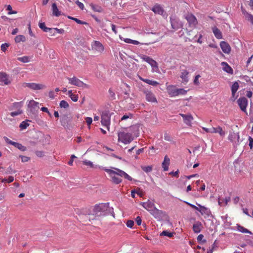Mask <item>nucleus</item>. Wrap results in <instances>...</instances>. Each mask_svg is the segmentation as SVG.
<instances>
[{
  "mask_svg": "<svg viewBox=\"0 0 253 253\" xmlns=\"http://www.w3.org/2000/svg\"><path fill=\"white\" fill-rule=\"evenodd\" d=\"M73 117L70 114H66L60 116L61 125L65 129L71 130L73 127L72 124Z\"/></svg>",
  "mask_w": 253,
  "mask_h": 253,
  "instance_id": "nucleus-1",
  "label": "nucleus"
},
{
  "mask_svg": "<svg viewBox=\"0 0 253 253\" xmlns=\"http://www.w3.org/2000/svg\"><path fill=\"white\" fill-rule=\"evenodd\" d=\"M151 214H152L158 221L165 220L169 221V216L166 211L160 210L156 208H154L153 210H151Z\"/></svg>",
  "mask_w": 253,
  "mask_h": 253,
  "instance_id": "nucleus-2",
  "label": "nucleus"
},
{
  "mask_svg": "<svg viewBox=\"0 0 253 253\" xmlns=\"http://www.w3.org/2000/svg\"><path fill=\"white\" fill-rule=\"evenodd\" d=\"M118 141L126 144L130 143L134 139L132 133L125 131L118 132Z\"/></svg>",
  "mask_w": 253,
  "mask_h": 253,
  "instance_id": "nucleus-3",
  "label": "nucleus"
},
{
  "mask_svg": "<svg viewBox=\"0 0 253 253\" xmlns=\"http://www.w3.org/2000/svg\"><path fill=\"white\" fill-rule=\"evenodd\" d=\"M167 89L171 97H174L179 95H184L187 92V91L184 88H177L175 86L173 85H169Z\"/></svg>",
  "mask_w": 253,
  "mask_h": 253,
  "instance_id": "nucleus-4",
  "label": "nucleus"
},
{
  "mask_svg": "<svg viewBox=\"0 0 253 253\" xmlns=\"http://www.w3.org/2000/svg\"><path fill=\"white\" fill-rule=\"evenodd\" d=\"M111 114L108 110L103 111L101 115V123L102 125L106 126L108 130H109L110 125V118Z\"/></svg>",
  "mask_w": 253,
  "mask_h": 253,
  "instance_id": "nucleus-5",
  "label": "nucleus"
},
{
  "mask_svg": "<svg viewBox=\"0 0 253 253\" xmlns=\"http://www.w3.org/2000/svg\"><path fill=\"white\" fill-rule=\"evenodd\" d=\"M39 103L33 100H30L28 105V107L29 108L28 115H31L36 116L38 112L39 109Z\"/></svg>",
  "mask_w": 253,
  "mask_h": 253,
  "instance_id": "nucleus-6",
  "label": "nucleus"
},
{
  "mask_svg": "<svg viewBox=\"0 0 253 253\" xmlns=\"http://www.w3.org/2000/svg\"><path fill=\"white\" fill-rule=\"evenodd\" d=\"M67 79L69 81V84H70L72 85H74L82 88L89 87L88 85L84 83L82 81H81L76 77H74L73 78H68Z\"/></svg>",
  "mask_w": 253,
  "mask_h": 253,
  "instance_id": "nucleus-7",
  "label": "nucleus"
},
{
  "mask_svg": "<svg viewBox=\"0 0 253 253\" xmlns=\"http://www.w3.org/2000/svg\"><path fill=\"white\" fill-rule=\"evenodd\" d=\"M180 77L182 79L183 83H187L189 81L188 75L189 71L185 65H183L180 67Z\"/></svg>",
  "mask_w": 253,
  "mask_h": 253,
  "instance_id": "nucleus-8",
  "label": "nucleus"
},
{
  "mask_svg": "<svg viewBox=\"0 0 253 253\" xmlns=\"http://www.w3.org/2000/svg\"><path fill=\"white\" fill-rule=\"evenodd\" d=\"M228 139L232 142L234 147H236L240 143L239 133L238 132L235 133L234 132H230Z\"/></svg>",
  "mask_w": 253,
  "mask_h": 253,
  "instance_id": "nucleus-9",
  "label": "nucleus"
},
{
  "mask_svg": "<svg viewBox=\"0 0 253 253\" xmlns=\"http://www.w3.org/2000/svg\"><path fill=\"white\" fill-rule=\"evenodd\" d=\"M185 18L187 21L190 27L195 28L198 24L196 17L192 14L188 13L185 15Z\"/></svg>",
  "mask_w": 253,
  "mask_h": 253,
  "instance_id": "nucleus-10",
  "label": "nucleus"
},
{
  "mask_svg": "<svg viewBox=\"0 0 253 253\" xmlns=\"http://www.w3.org/2000/svg\"><path fill=\"white\" fill-rule=\"evenodd\" d=\"M170 21L171 27L174 30H177L183 26V24L179 19L175 17L171 16Z\"/></svg>",
  "mask_w": 253,
  "mask_h": 253,
  "instance_id": "nucleus-11",
  "label": "nucleus"
},
{
  "mask_svg": "<svg viewBox=\"0 0 253 253\" xmlns=\"http://www.w3.org/2000/svg\"><path fill=\"white\" fill-rule=\"evenodd\" d=\"M91 214L89 212H86L85 213H81L79 215V219L81 222L83 224H89V222L91 221L90 216Z\"/></svg>",
  "mask_w": 253,
  "mask_h": 253,
  "instance_id": "nucleus-12",
  "label": "nucleus"
},
{
  "mask_svg": "<svg viewBox=\"0 0 253 253\" xmlns=\"http://www.w3.org/2000/svg\"><path fill=\"white\" fill-rule=\"evenodd\" d=\"M142 91L145 95L146 100L147 101L152 103H157V98L153 92L145 89L143 90Z\"/></svg>",
  "mask_w": 253,
  "mask_h": 253,
  "instance_id": "nucleus-13",
  "label": "nucleus"
},
{
  "mask_svg": "<svg viewBox=\"0 0 253 253\" xmlns=\"http://www.w3.org/2000/svg\"><path fill=\"white\" fill-rule=\"evenodd\" d=\"M237 102L241 110L247 114L246 111V108L248 105L247 99L245 97H240L238 99Z\"/></svg>",
  "mask_w": 253,
  "mask_h": 253,
  "instance_id": "nucleus-14",
  "label": "nucleus"
},
{
  "mask_svg": "<svg viewBox=\"0 0 253 253\" xmlns=\"http://www.w3.org/2000/svg\"><path fill=\"white\" fill-rule=\"evenodd\" d=\"M25 86L30 88L33 90H40L45 88V85L40 84H36L34 83H25Z\"/></svg>",
  "mask_w": 253,
  "mask_h": 253,
  "instance_id": "nucleus-15",
  "label": "nucleus"
},
{
  "mask_svg": "<svg viewBox=\"0 0 253 253\" xmlns=\"http://www.w3.org/2000/svg\"><path fill=\"white\" fill-rule=\"evenodd\" d=\"M151 10L155 13L157 14H159L161 15H163L165 16L166 14L163 8L160 5L156 4H155L151 9Z\"/></svg>",
  "mask_w": 253,
  "mask_h": 253,
  "instance_id": "nucleus-16",
  "label": "nucleus"
},
{
  "mask_svg": "<svg viewBox=\"0 0 253 253\" xmlns=\"http://www.w3.org/2000/svg\"><path fill=\"white\" fill-rule=\"evenodd\" d=\"M92 49L98 53L102 52L104 50L103 45L98 41H94L91 44Z\"/></svg>",
  "mask_w": 253,
  "mask_h": 253,
  "instance_id": "nucleus-17",
  "label": "nucleus"
},
{
  "mask_svg": "<svg viewBox=\"0 0 253 253\" xmlns=\"http://www.w3.org/2000/svg\"><path fill=\"white\" fill-rule=\"evenodd\" d=\"M140 205H141L142 207L147 210L150 213H151V210H153L154 208H156L154 203L150 201L149 200L146 202H141Z\"/></svg>",
  "mask_w": 253,
  "mask_h": 253,
  "instance_id": "nucleus-18",
  "label": "nucleus"
},
{
  "mask_svg": "<svg viewBox=\"0 0 253 253\" xmlns=\"http://www.w3.org/2000/svg\"><path fill=\"white\" fill-rule=\"evenodd\" d=\"M0 82L3 83L5 85H8L10 83L8 79V75L4 72H0Z\"/></svg>",
  "mask_w": 253,
  "mask_h": 253,
  "instance_id": "nucleus-19",
  "label": "nucleus"
},
{
  "mask_svg": "<svg viewBox=\"0 0 253 253\" xmlns=\"http://www.w3.org/2000/svg\"><path fill=\"white\" fill-rule=\"evenodd\" d=\"M220 45L223 52L225 53H229L230 52L231 47L227 42L222 41L220 42Z\"/></svg>",
  "mask_w": 253,
  "mask_h": 253,
  "instance_id": "nucleus-20",
  "label": "nucleus"
},
{
  "mask_svg": "<svg viewBox=\"0 0 253 253\" xmlns=\"http://www.w3.org/2000/svg\"><path fill=\"white\" fill-rule=\"evenodd\" d=\"M242 12L245 17V18L250 21L253 25V15L248 13L243 7H241Z\"/></svg>",
  "mask_w": 253,
  "mask_h": 253,
  "instance_id": "nucleus-21",
  "label": "nucleus"
},
{
  "mask_svg": "<svg viewBox=\"0 0 253 253\" xmlns=\"http://www.w3.org/2000/svg\"><path fill=\"white\" fill-rule=\"evenodd\" d=\"M203 227L202 224L200 221H196L193 225L192 229L194 233H199L201 232Z\"/></svg>",
  "mask_w": 253,
  "mask_h": 253,
  "instance_id": "nucleus-22",
  "label": "nucleus"
},
{
  "mask_svg": "<svg viewBox=\"0 0 253 253\" xmlns=\"http://www.w3.org/2000/svg\"><path fill=\"white\" fill-rule=\"evenodd\" d=\"M180 115L183 118L184 122L186 125H190L191 121L193 119V118L191 114L185 115L183 114H180Z\"/></svg>",
  "mask_w": 253,
  "mask_h": 253,
  "instance_id": "nucleus-23",
  "label": "nucleus"
},
{
  "mask_svg": "<svg viewBox=\"0 0 253 253\" xmlns=\"http://www.w3.org/2000/svg\"><path fill=\"white\" fill-rule=\"evenodd\" d=\"M170 164V159L167 155L164 158L163 162L162 163V167L164 171H167L169 169V166Z\"/></svg>",
  "mask_w": 253,
  "mask_h": 253,
  "instance_id": "nucleus-24",
  "label": "nucleus"
},
{
  "mask_svg": "<svg viewBox=\"0 0 253 253\" xmlns=\"http://www.w3.org/2000/svg\"><path fill=\"white\" fill-rule=\"evenodd\" d=\"M93 215H95V216H99L102 215V213L101 212L100 204L95 205L93 208Z\"/></svg>",
  "mask_w": 253,
  "mask_h": 253,
  "instance_id": "nucleus-25",
  "label": "nucleus"
},
{
  "mask_svg": "<svg viewBox=\"0 0 253 253\" xmlns=\"http://www.w3.org/2000/svg\"><path fill=\"white\" fill-rule=\"evenodd\" d=\"M210 133H218L221 136H224L225 135L224 131L220 126H218L216 128L213 127H211Z\"/></svg>",
  "mask_w": 253,
  "mask_h": 253,
  "instance_id": "nucleus-26",
  "label": "nucleus"
},
{
  "mask_svg": "<svg viewBox=\"0 0 253 253\" xmlns=\"http://www.w3.org/2000/svg\"><path fill=\"white\" fill-rule=\"evenodd\" d=\"M212 30L215 37L217 39H221L222 38V33L216 27H213Z\"/></svg>",
  "mask_w": 253,
  "mask_h": 253,
  "instance_id": "nucleus-27",
  "label": "nucleus"
},
{
  "mask_svg": "<svg viewBox=\"0 0 253 253\" xmlns=\"http://www.w3.org/2000/svg\"><path fill=\"white\" fill-rule=\"evenodd\" d=\"M39 27L45 32H49L52 33L53 29L48 28L45 26L44 22H40L39 24Z\"/></svg>",
  "mask_w": 253,
  "mask_h": 253,
  "instance_id": "nucleus-28",
  "label": "nucleus"
},
{
  "mask_svg": "<svg viewBox=\"0 0 253 253\" xmlns=\"http://www.w3.org/2000/svg\"><path fill=\"white\" fill-rule=\"evenodd\" d=\"M52 10L53 15L58 17L61 15V12L59 10L57 6V5L55 3H53L52 4Z\"/></svg>",
  "mask_w": 253,
  "mask_h": 253,
  "instance_id": "nucleus-29",
  "label": "nucleus"
},
{
  "mask_svg": "<svg viewBox=\"0 0 253 253\" xmlns=\"http://www.w3.org/2000/svg\"><path fill=\"white\" fill-rule=\"evenodd\" d=\"M236 227H237V229L239 231H240V232H241L242 233H249L250 234H253L251 231H250L248 229L245 228V227H244L243 226H241L239 224H237Z\"/></svg>",
  "mask_w": 253,
  "mask_h": 253,
  "instance_id": "nucleus-30",
  "label": "nucleus"
},
{
  "mask_svg": "<svg viewBox=\"0 0 253 253\" xmlns=\"http://www.w3.org/2000/svg\"><path fill=\"white\" fill-rule=\"evenodd\" d=\"M89 6L91 7V9L95 12H101L103 11L102 8L98 5L94 4L91 3L89 4Z\"/></svg>",
  "mask_w": 253,
  "mask_h": 253,
  "instance_id": "nucleus-31",
  "label": "nucleus"
},
{
  "mask_svg": "<svg viewBox=\"0 0 253 253\" xmlns=\"http://www.w3.org/2000/svg\"><path fill=\"white\" fill-rule=\"evenodd\" d=\"M140 79L142 81H144V82L146 83L147 84L153 85L154 86H156L157 85L159 84V83L155 81L150 80L149 79H143L142 78H140Z\"/></svg>",
  "mask_w": 253,
  "mask_h": 253,
  "instance_id": "nucleus-32",
  "label": "nucleus"
},
{
  "mask_svg": "<svg viewBox=\"0 0 253 253\" xmlns=\"http://www.w3.org/2000/svg\"><path fill=\"white\" fill-rule=\"evenodd\" d=\"M142 61L147 62L148 63H157L152 58L146 55H143L142 56Z\"/></svg>",
  "mask_w": 253,
  "mask_h": 253,
  "instance_id": "nucleus-33",
  "label": "nucleus"
},
{
  "mask_svg": "<svg viewBox=\"0 0 253 253\" xmlns=\"http://www.w3.org/2000/svg\"><path fill=\"white\" fill-rule=\"evenodd\" d=\"M239 88V84L237 82H235L231 86V91L233 96H234Z\"/></svg>",
  "mask_w": 253,
  "mask_h": 253,
  "instance_id": "nucleus-34",
  "label": "nucleus"
},
{
  "mask_svg": "<svg viewBox=\"0 0 253 253\" xmlns=\"http://www.w3.org/2000/svg\"><path fill=\"white\" fill-rule=\"evenodd\" d=\"M175 234L174 232H169L167 230H164L160 233V236H168L169 237H172Z\"/></svg>",
  "mask_w": 253,
  "mask_h": 253,
  "instance_id": "nucleus-35",
  "label": "nucleus"
},
{
  "mask_svg": "<svg viewBox=\"0 0 253 253\" xmlns=\"http://www.w3.org/2000/svg\"><path fill=\"white\" fill-rule=\"evenodd\" d=\"M31 58L30 57L27 56L17 58V60L23 63H27L31 62Z\"/></svg>",
  "mask_w": 253,
  "mask_h": 253,
  "instance_id": "nucleus-36",
  "label": "nucleus"
},
{
  "mask_svg": "<svg viewBox=\"0 0 253 253\" xmlns=\"http://www.w3.org/2000/svg\"><path fill=\"white\" fill-rule=\"evenodd\" d=\"M28 122H30L29 120H26L21 123L19 126V127L21 129H26L29 126Z\"/></svg>",
  "mask_w": 253,
  "mask_h": 253,
  "instance_id": "nucleus-37",
  "label": "nucleus"
},
{
  "mask_svg": "<svg viewBox=\"0 0 253 253\" xmlns=\"http://www.w3.org/2000/svg\"><path fill=\"white\" fill-rule=\"evenodd\" d=\"M139 126L135 125V126H132L130 127L129 129L130 130L133 131L134 135H135L136 136H138L139 134Z\"/></svg>",
  "mask_w": 253,
  "mask_h": 253,
  "instance_id": "nucleus-38",
  "label": "nucleus"
},
{
  "mask_svg": "<svg viewBox=\"0 0 253 253\" xmlns=\"http://www.w3.org/2000/svg\"><path fill=\"white\" fill-rule=\"evenodd\" d=\"M225 65L223 68V70L230 74H233V70L232 68L229 65V64H224Z\"/></svg>",
  "mask_w": 253,
  "mask_h": 253,
  "instance_id": "nucleus-39",
  "label": "nucleus"
},
{
  "mask_svg": "<svg viewBox=\"0 0 253 253\" xmlns=\"http://www.w3.org/2000/svg\"><path fill=\"white\" fill-rule=\"evenodd\" d=\"M101 207V211L102 213H104L105 211H107V209H108V207L109 206V203H101L100 204Z\"/></svg>",
  "mask_w": 253,
  "mask_h": 253,
  "instance_id": "nucleus-40",
  "label": "nucleus"
},
{
  "mask_svg": "<svg viewBox=\"0 0 253 253\" xmlns=\"http://www.w3.org/2000/svg\"><path fill=\"white\" fill-rule=\"evenodd\" d=\"M109 214H111L114 217H115V213L113 211V208L109 206L108 209H107V211H105L104 213H102V215L104 216Z\"/></svg>",
  "mask_w": 253,
  "mask_h": 253,
  "instance_id": "nucleus-41",
  "label": "nucleus"
},
{
  "mask_svg": "<svg viewBox=\"0 0 253 253\" xmlns=\"http://www.w3.org/2000/svg\"><path fill=\"white\" fill-rule=\"evenodd\" d=\"M26 41V38L23 35H18L15 38V42H25Z\"/></svg>",
  "mask_w": 253,
  "mask_h": 253,
  "instance_id": "nucleus-42",
  "label": "nucleus"
},
{
  "mask_svg": "<svg viewBox=\"0 0 253 253\" xmlns=\"http://www.w3.org/2000/svg\"><path fill=\"white\" fill-rule=\"evenodd\" d=\"M4 139L7 143H8L10 145H12L14 146V147H15L16 148L17 147V145L19 143L18 142L12 141V140H10L7 137H5V136L4 137Z\"/></svg>",
  "mask_w": 253,
  "mask_h": 253,
  "instance_id": "nucleus-43",
  "label": "nucleus"
},
{
  "mask_svg": "<svg viewBox=\"0 0 253 253\" xmlns=\"http://www.w3.org/2000/svg\"><path fill=\"white\" fill-rule=\"evenodd\" d=\"M111 176L112 178V182L116 184H118L121 183L122 181V179L120 178H119L118 177H117L116 176H112V175H111Z\"/></svg>",
  "mask_w": 253,
  "mask_h": 253,
  "instance_id": "nucleus-44",
  "label": "nucleus"
},
{
  "mask_svg": "<svg viewBox=\"0 0 253 253\" xmlns=\"http://www.w3.org/2000/svg\"><path fill=\"white\" fill-rule=\"evenodd\" d=\"M141 169L146 173L151 172L153 168L152 166H143L141 167Z\"/></svg>",
  "mask_w": 253,
  "mask_h": 253,
  "instance_id": "nucleus-45",
  "label": "nucleus"
},
{
  "mask_svg": "<svg viewBox=\"0 0 253 253\" xmlns=\"http://www.w3.org/2000/svg\"><path fill=\"white\" fill-rule=\"evenodd\" d=\"M124 41L126 42V43H132V44H135V45H138L140 43V42L137 41H135V40H131V39H126Z\"/></svg>",
  "mask_w": 253,
  "mask_h": 253,
  "instance_id": "nucleus-46",
  "label": "nucleus"
},
{
  "mask_svg": "<svg viewBox=\"0 0 253 253\" xmlns=\"http://www.w3.org/2000/svg\"><path fill=\"white\" fill-rule=\"evenodd\" d=\"M113 169H115L116 171V173H115L114 174H117L118 175H119L121 177H124V175L125 174V173H126L125 171H124L122 170H121L117 168H112Z\"/></svg>",
  "mask_w": 253,
  "mask_h": 253,
  "instance_id": "nucleus-47",
  "label": "nucleus"
},
{
  "mask_svg": "<svg viewBox=\"0 0 253 253\" xmlns=\"http://www.w3.org/2000/svg\"><path fill=\"white\" fill-rule=\"evenodd\" d=\"M59 106L61 108H64L65 109L68 108L69 106L68 103L65 100L60 101Z\"/></svg>",
  "mask_w": 253,
  "mask_h": 253,
  "instance_id": "nucleus-48",
  "label": "nucleus"
},
{
  "mask_svg": "<svg viewBox=\"0 0 253 253\" xmlns=\"http://www.w3.org/2000/svg\"><path fill=\"white\" fill-rule=\"evenodd\" d=\"M109 98L110 100H114L116 99L115 97V92L112 90L111 88H110L109 89Z\"/></svg>",
  "mask_w": 253,
  "mask_h": 253,
  "instance_id": "nucleus-49",
  "label": "nucleus"
},
{
  "mask_svg": "<svg viewBox=\"0 0 253 253\" xmlns=\"http://www.w3.org/2000/svg\"><path fill=\"white\" fill-rule=\"evenodd\" d=\"M133 114L131 113H129L128 114H126L124 115L122 118L121 120L124 121L126 120L128 118H133Z\"/></svg>",
  "mask_w": 253,
  "mask_h": 253,
  "instance_id": "nucleus-50",
  "label": "nucleus"
},
{
  "mask_svg": "<svg viewBox=\"0 0 253 253\" xmlns=\"http://www.w3.org/2000/svg\"><path fill=\"white\" fill-rule=\"evenodd\" d=\"M204 238V235L203 234H200L197 237V241L200 243H205L206 242V240L204 239L203 240Z\"/></svg>",
  "mask_w": 253,
  "mask_h": 253,
  "instance_id": "nucleus-51",
  "label": "nucleus"
},
{
  "mask_svg": "<svg viewBox=\"0 0 253 253\" xmlns=\"http://www.w3.org/2000/svg\"><path fill=\"white\" fill-rule=\"evenodd\" d=\"M186 204H187L188 205H189L190 207H191L192 208L199 211V212H201V213L203 215V211H202V210H200V209L199 208H198L197 207H196V206L193 205V204H191L189 203H188V202H185Z\"/></svg>",
  "mask_w": 253,
  "mask_h": 253,
  "instance_id": "nucleus-52",
  "label": "nucleus"
},
{
  "mask_svg": "<svg viewBox=\"0 0 253 253\" xmlns=\"http://www.w3.org/2000/svg\"><path fill=\"white\" fill-rule=\"evenodd\" d=\"M152 68V70L153 72H157L160 73L158 64H150Z\"/></svg>",
  "mask_w": 253,
  "mask_h": 253,
  "instance_id": "nucleus-53",
  "label": "nucleus"
},
{
  "mask_svg": "<svg viewBox=\"0 0 253 253\" xmlns=\"http://www.w3.org/2000/svg\"><path fill=\"white\" fill-rule=\"evenodd\" d=\"M19 157L21 158V161L23 163L28 162L30 160V157L22 155H19Z\"/></svg>",
  "mask_w": 253,
  "mask_h": 253,
  "instance_id": "nucleus-54",
  "label": "nucleus"
},
{
  "mask_svg": "<svg viewBox=\"0 0 253 253\" xmlns=\"http://www.w3.org/2000/svg\"><path fill=\"white\" fill-rule=\"evenodd\" d=\"M9 44L7 43H2L0 46L1 50L2 51L5 52L7 48L9 46Z\"/></svg>",
  "mask_w": 253,
  "mask_h": 253,
  "instance_id": "nucleus-55",
  "label": "nucleus"
},
{
  "mask_svg": "<svg viewBox=\"0 0 253 253\" xmlns=\"http://www.w3.org/2000/svg\"><path fill=\"white\" fill-rule=\"evenodd\" d=\"M201 77L200 75H197L195 76V79L194 80L193 83L195 85H198L200 84L199 82V79Z\"/></svg>",
  "mask_w": 253,
  "mask_h": 253,
  "instance_id": "nucleus-56",
  "label": "nucleus"
},
{
  "mask_svg": "<svg viewBox=\"0 0 253 253\" xmlns=\"http://www.w3.org/2000/svg\"><path fill=\"white\" fill-rule=\"evenodd\" d=\"M16 172V170H14L11 166H9L6 169V171L5 172L7 174H12L15 173Z\"/></svg>",
  "mask_w": 253,
  "mask_h": 253,
  "instance_id": "nucleus-57",
  "label": "nucleus"
},
{
  "mask_svg": "<svg viewBox=\"0 0 253 253\" xmlns=\"http://www.w3.org/2000/svg\"><path fill=\"white\" fill-rule=\"evenodd\" d=\"M72 20H74L75 22H76L78 24H83V25L87 24V23L86 22L81 21L76 18H72Z\"/></svg>",
  "mask_w": 253,
  "mask_h": 253,
  "instance_id": "nucleus-58",
  "label": "nucleus"
},
{
  "mask_svg": "<svg viewBox=\"0 0 253 253\" xmlns=\"http://www.w3.org/2000/svg\"><path fill=\"white\" fill-rule=\"evenodd\" d=\"M16 148L22 151H25L27 150V148L25 146L22 145L21 143H19L17 145Z\"/></svg>",
  "mask_w": 253,
  "mask_h": 253,
  "instance_id": "nucleus-59",
  "label": "nucleus"
},
{
  "mask_svg": "<svg viewBox=\"0 0 253 253\" xmlns=\"http://www.w3.org/2000/svg\"><path fill=\"white\" fill-rule=\"evenodd\" d=\"M22 113V111L21 110H18L17 111L12 112L10 113V115L12 117H14L18 115H20Z\"/></svg>",
  "mask_w": 253,
  "mask_h": 253,
  "instance_id": "nucleus-60",
  "label": "nucleus"
},
{
  "mask_svg": "<svg viewBox=\"0 0 253 253\" xmlns=\"http://www.w3.org/2000/svg\"><path fill=\"white\" fill-rule=\"evenodd\" d=\"M126 226L129 228H132L134 225V221L132 220H128L126 222Z\"/></svg>",
  "mask_w": 253,
  "mask_h": 253,
  "instance_id": "nucleus-61",
  "label": "nucleus"
},
{
  "mask_svg": "<svg viewBox=\"0 0 253 253\" xmlns=\"http://www.w3.org/2000/svg\"><path fill=\"white\" fill-rule=\"evenodd\" d=\"M103 169L106 172H108L110 175V176H111L112 174L116 173V171L107 168H103Z\"/></svg>",
  "mask_w": 253,
  "mask_h": 253,
  "instance_id": "nucleus-62",
  "label": "nucleus"
},
{
  "mask_svg": "<svg viewBox=\"0 0 253 253\" xmlns=\"http://www.w3.org/2000/svg\"><path fill=\"white\" fill-rule=\"evenodd\" d=\"M72 101L74 102H77L78 100V95L73 94L72 95H71V96L70 97Z\"/></svg>",
  "mask_w": 253,
  "mask_h": 253,
  "instance_id": "nucleus-63",
  "label": "nucleus"
},
{
  "mask_svg": "<svg viewBox=\"0 0 253 253\" xmlns=\"http://www.w3.org/2000/svg\"><path fill=\"white\" fill-rule=\"evenodd\" d=\"M249 146L250 147V149H252L253 148V138L252 137L249 136Z\"/></svg>",
  "mask_w": 253,
  "mask_h": 253,
  "instance_id": "nucleus-64",
  "label": "nucleus"
}]
</instances>
